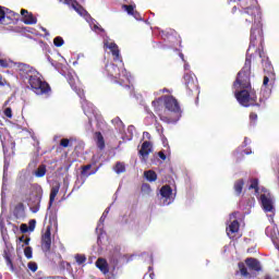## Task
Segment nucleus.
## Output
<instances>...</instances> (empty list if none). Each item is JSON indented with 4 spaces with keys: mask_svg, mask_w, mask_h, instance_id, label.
Returning <instances> with one entry per match:
<instances>
[{
    "mask_svg": "<svg viewBox=\"0 0 279 279\" xmlns=\"http://www.w3.org/2000/svg\"><path fill=\"white\" fill-rule=\"evenodd\" d=\"M106 72L109 75V77H113V80H119L121 70L119 66L114 63H108L106 65Z\"/></svg>",
    "mask_w": 279,
    "mask_h": 279,
    "instance_id": "17",
    "label": "nucleus"
},
{
    "mask_svg": "<svg viewBox=\"0 0 279 279\" xmlns=\"http://www.w3.org/2000/svg\"><path fill=\"white\" fill-rule=\"evenodd\" d=\"M240 228H241V225L239 223V220H233L227 228V232H231V234H236Z\"/></svg>",
    "mask_w": 279,
    "mask_h": 279,
    "instance_id": "28",
    "label": "nucleus"
},
{
    "mask_svg": "<svg viewBox=\"0 0 279 279\" xmlns=\"http://www.w3.org/2000/svg\"><path fill=\"white\" fill-rule=\"evenodd\" d=\"M231 12H232V14H236V12H239V8L233 7V8L231 9Z\"/></svg>",
    "mask_w": 279,
    "mask_h": 279,
    "instance_id": "50",
    "label": "nucleus"
},
{
    "mask_svg": "<svg viewBox=\"0 0 279 279\" xmlns=\"http://www.w3.org/2000/svg\"><path fill=\"white\" fill-rule=\"evenodd\" d=\"M265 51V37L263 36V24L257 22L256 27L251 28L250 46L246 51L244 71H250L253 66H256L257 58H263Z\"/></svg>",
    "mask_w": 279,
    "mask_h": 279,
    "instance_id": "2",
    "label": "nucleus"
},
{
    "mask_svg": "<svg viewBox=\"0 0 279 279\" xmlns=\"http://www.w3.org/2000/svg\"><path fill=\"white\" fill-rule=\"evenodd\" d=\"M4 116H5L8 119H12V108L8 107V108L4 110Z\"/></svg>",
    "mask_w": 279,
    "mask_h": 279,
    "instance_id": "45",
    "label": "nucleus"
},
{
    "mask_svg": "<svg viewBox=\"0 0 279 279\" xmlns=\"http://www.w3.org/2000/svg\"><path fill=\"white\" fill-rule=\"evenodd\" d=\"M105 47L109 49L113 56L114 62H121V50H119V46L116 43H105Z\"/></svg>",
    "mask_w": 279,
    "mask_h": 279,
    "instance_id": "13",
    "label": "nucleus"
},
{
    "mask_svg": "<svg viewBox=\"0 0 279 279\" xmlns=\"http://www.w3.org/2000/svg\"><path fill=\"white\" fill-rule=\"evenodd\" d=\"M35 178H45L47 175V166L39 165L38 168L34 172Z\"/></svg>",
    "mask_w": 279,
    "mask_h": 279,
    "instance_id": "27",
    "label": "nucleus"
},
{
    "mask_svg": "<svg viewBox=\"0 0 279 279\" xmlns=\"http://www.w3.org/2000/svg\"><path fill=\"white\" fill-rule=\"evenodd\" d=\"M116 173H125V165L123 162L118 161L114 167Z\"/></svg>",
    "mask_w": 279,
    "mask_h": 279,
    "instance_id": "33",
    "label": "nucleus"
},
{
    "mask_svg": "<svg viewBox=\"0 0 279 279\" xmlns=\"http://www.w3.org/2000/svg\"><path fill=\"white\" fill-rule=\"evenodd\" d=\"M94 137L98 149H100V151H104V149H106V140H104V135L101 134V132H96L94 134Z\"/></svg>",
    "mask_w": 279,
    "mask_h": 279,
    "instance_id": "20",
    "label": "nucleus"
},
{
    "mask_svg": "<svg viewBox=\"0 0 279 279\" xmlns=\"http://www.w3.org/2000/svg\"><path fill=\"white\" fill-rule=\"evenodd\" d=\"M245 154H246V155H250L251 153H250V151H246Z\"/></svg>",
    "mask_w": 279,
    "mask_h": 279,
    "instance_id": "59",
    "label": "nucleus"
},
{
    "mask_svg": "<svg viewBox=\"0 0 279 279\" xmlns=\"http://www.w3.org/2000/svg\"><path fill=\"white\" fill-rule=\"evenodd\" d=\"M250 119H251V121H257L258 114H256L255 112H251L250 113Z\"/></svg>",
    "mask_w": 279,
    "mask_h": 279,
    "instance_id": "47",
    "label": "nucleus"
},
{
    "mask_svg": "<svg viewBox=\"0 0 279 279\" xmlns=\"http://www.w3.org/2000/svg\"><path fill=\"white\" fill-rule=\"evenodd\" d=\"M269 232H271V228L268 227V228L266 229V234H269Z\"/></svg>",
    "mask_w": 279,
    "mask_h": 279,
    "instance_id": "54",
    "label": "nucleus"
},
{
    "mask_svg": "<svg viewBox=\"0 0 279 279\" xmlns=\"http://www.w3.org/2000/svg\"><path fill=\"white\" fill-rule=\"evenodd\" d=\"M148 269L151 270V267H149Z\"/></svg>",
    "mask_w": 279,
    "mask_h": 279,
    "instance_id": "60",
    "label": "nucleus"
},
{
    "mask_svg": "<svg viewBox=\"0 0 279 279\" xmlns=\"http://www.w3.org/2000/svg\"><path fill=\"white\" fill-rule=\"evenodd\" d=\"M3 258L7 266L10 267L11 271H14V263L12 262V254L10 253V250L3 251Z\"/></svg>",
    "mask_w": 279,
    "mask_h": 279,
    "instance_id": "24",
    "label": "nucleus"
},
{
    "mask_svg": "<svg viewBox=\"0 0 279 279\" xmlns=\"http://www.w3.org/2000/svg\"><path fill=\"white\" fill-rule=\"evenodd\" d=\"M184 82L190 95L191 93L199 95V83L197 82V78L193 77L191 74H185Z\"/></svg>",
    "mask_w": 279,
    "mask_h": 279,
    "instance_id": "8",
    "label": "nucleus"
},
{
    "mask_svg": "<svg viewBox=\"0 0 279 279\" xmlns=\"http://www.w3.org/2000/svg\"><path fill=\"white\" fill-rule=\"evenodd\" d=\"M27 267H28V269H29L31 271H33V272L38 271V264H36V263H34V262L28 263Z\"/></svg>",
    "mask_w": 279,
    "mask_h": 279,
    "instance_id": "40",
    "label": "nucleus"
},
{
    "mask_svg": "<svg viewBox=\"0 0 279 279\" xmlns=\"http://www.w3.org/2000/svg\"><path fill=\"white\" fill-rule=\"evenodd\" d=\"M21 75L27 80L33 93L35 95H50L51 85L40 78V73L32 65L22 63L20 64Z\"/></svg>",
    "mask_w": 279,
    "mask_h": 279,
    "instance_id": "3",
    "label": "nucleus"
},
{
    "mask_svg": "<svg viewBox=\"0 0 279 279\" xmlns=\"http://www.w3.org/2000/svg\"><path fill=\"white\" fill-rule=\"evenodd\" d=\"M142 191L143 193H146L147 195H149V193H151V185L147 183L142 184Z\"/></svg>",
    "mask_w": 279,
    "mask_h": 279,
    "instance_id": "39",
    "label": "nucleus"
},
{
    "mask_svg": "<svg viewBox=\"0 0 279 279\" xmlns=\"http://www.w3.org/2000/svg\"><path fill=\"white\" fill-rule=\"evenodd\" d=\"M70 143H71V141L69 138H62L60 141L61 147H69Z\"/></svg>",
    "mask_w": 279,
    "mask_h": 279,
    "instance_id": "44",
    "label": "nucleus"
},
{
    "mask_svg": "<svg viewBox=\"0 0 279 279\" xmlns=\"http://www.w3.org/2000/svg\"><path fill=\"white\" fill-rule=\"evenodd\" d=\"M58 193H60V183H57L54 186L51 187L50 199H49L50 206L53 204V202H56V197H58Z\"/></svg>",
    "mask_w": 279,
    "mask_h": 279,
    "instance_id": "25",
    "label": "nucleus"
},
{
    "mask_svg": "<svg viewBox=\"0 0 279 279\" xmlns=\"http://www.w3.org/2000/svg\"><path fill=\"white\" fill-rule=\"evenodd\" d=\"M259 202L264 213H274L276 208L274 207V197L270 193L260 194Z\"/></svg>",
    "mask_w": 279,
    "mask_h": 279,
    "instance_id": "7",
    "label": "nucleus"
},
{
    "mask_svg": "<svg viewBox=\"0 0 279 279\" xmlns=\"http://www.w3.org/2000/svg\"><path fill=\"white\" fill-rule=\"evenodd\" d=\"M245 265L250 269V271H262L263 266H260V262L254 257H247L245 259Z\"/></svg>",
    "mask_w": 279,
    "mask_h": 279,
    "instance_id": "14",
    "label": "nucleus"
},
{
    "mask_svg": "<svg viewBox=\"0 0 279 279\" xmlns=\"http://www.w3.org/2000/svg\"><path fill=\"white\" fill-rule=\"evenodd\" d=\"M269 84V76L265 75L263 81V86H267Z\"/></svg>",
    "mask_w": 279,
    "mask_h": 279,
    "instance_id": "48",
    "label": "nucleus"
},
{
    "mask_svg": "<svg viewBox=\"0 0 279 279\" xmlns=\"http://www.w3.org/2000/svg\"><path fill=\"white\" fill-rule=\"evenodd\" d=\"M41 250L45 254L51 252V227H47L45 233L41 235Z\"/></svg>",
    "mask_w": 279,
    "mask_h": 279,
    "instance_id": "10",
    "label": "nucleus"
},
{
    "mask_svg": "<svg viewBox=\"0 0 279 279\" xmlns=\"http://www.w3.org/2000/svg\"><path fill=\"white\" fill-rule=\"evenodd\" d=\"M162 104H165V96H161V97L153 100L151 106H153L155 112H157L160 121H162L163 123H171L173 121V120H171V118L160 113V110H162Z\"/></svg>",
    "mask_w": 279,
    "mask_h": 279,
    "instance_id": "5",
    "label": "nucleus"
},
{
    "mask_svg": "<svg viewBox=\"0 0 279 279\" xmlns=\"http://www.w3.org/2000/svg\"><path fill=\"white\" fill-rule=\"evenodd\" d=\"M248 190H255V195H258L260 189L258 187V179H251V185L248 186Z\"/></svg>",
    "mask_w": 279,
    "mask_h": 279,
    "instance_id": "32",
    "label": "nucleus"
},
{
    "mask_svg": "<svg viewBox=\"0 0 279 279\" xmlns=\"http://www.w3.org/2000/svg\"><path fill=\"white\" fill-rule=\"evenodd\" d=\"M33 254H34V252H33V250H32V246H26V247L24 248V255H25V257H26L28 260L33 257Z\"/></svg>",
    "mask_w": 279,
    "mask_h": 279,
    "instance_id": "37",
    "label": "nucleus"
},
{
    "mask_svg": "<svg viewBox=\"0 0 279 279\" xmlns=\"http://www.w3.org/2000/svg\"><path fill=\"white\" fill-rule=\"evenodd\" d=\"M29 241H32V239L29 238L24 239V245H29Z\"/></svg>",
    "mask_w": 279,
    "mask_h": 279,
    "instance_id": "51",
    "label": "nucleus"
},
{
    "mask_svg": "<svg viewBox=\"0 0 279 279\" xmlns=\"http://www.w3.org/2000/svg\"><path fill=\"white\" fill-rule=\"evenodd\" d=\"M240 19L245 21L247 25L253 24L252 27H256L260 23V8L258 7H247L240 11Z\"/></svg>",
    "mask_w": 279,
    "mask_h": 279,
    "instance_id": "4",
    "label": "nucleus"
},
{
    "mask_svg": "<svg viewBox=\"0 0 279 279\" xmlns=\"http://www.w3.org/2000/svg\"><path fill=\"white\" fill-rule=\"evenodd\" d=\"M238 267H239V269H240L241 276H243L244 278L250 277V271H247V267L245 266V263L240 262V263L238 264Z\"/></svg>",
    "mask_w": 279,
    "mask_h": 279,
    "instance_id": "31",
    "label": "nucleus"
},
{
    "mask_svg": "<svg viewBox=\"0 0 279 279\" xmlns=\"http://www.w3.org/2000/svg\"><path fill=\"white\" fill-rule=\"evenodd\" d=\"M3 258L7 266L10 267L11 271H14V263L12 262V254L10 253V250L3 251Z\"/></svg>",
    "mask_w": 279,
    "mask_h": 279,
    "instance_id": "23",
    "label": "nucleus"
},
{
    "mask_svg": "<svg viewBox=\"0 0 279 279\" xmlns=\"http://www.w3.org/2000/svg\"><path fill=\"white\" fill-rule=\"evenodd\" d=\"M151 114H153L154 119H155L156 121H158V118H156V114H154V113H151Z\"/></svg>",
    "mask_w": 279,
    "mask_h": 279,
    "instance_id": "56",
    "label": "nucleus"
},
{
    "mask_svg": "<svg viewBox=\"0 0 279 279\" xmlns=\"http://www.w3.org/2000/svg\"><path fill=\"white\" fill-rule=\"evenodd\" d=\"M243 186H245V180L239 179L234 182L233 190L238 197L241 196V193H243Z\"/></svg>",
    "mask_w": 279,
    "mask_h": 279,
    "instance_id": "22",
    "label": "nucleus"
},
{
    "mask_svg": "<svg viewBox=\"0 0 279 279\" xmlns=\"http://www.w3.org/2000/svg\"><path fill=\"white\" fill-rule=\"evenodd\" d=\"M173 193V190L171 189V185H163L160 189V195L161 197H165L166 199H169Z\"/></svg>",
    "mask_w": 279,
    "mask_h": 279,
    "instance_id": "26",
    "label": "nucleus"
},
{
    "mask_svg": "<svg viewBox=\"0 0 279 279\" xmlns=\"http://www.w3.org/2000/svg\"><path fill=\"white\" fill-rule=\"evenodd\" d=\"M0 25H5V8L0 7Z\"/></svg>",
    "mask_w": 279,
    "mask_h": 279,
    "instance_id": "36",
    "label": "nucleus"
},
{
    "mask_svg": "<svg viewBox=\"0 0 279 279\" xmlns=\"http://www.w3.org/2000/svg\"><path fill=\"white\" fill-rule=\"evenodd\" d=\"M25 213V205L23 203H19L14 208V216L15 217H23V214Z\"/></svg>",
    "mask_w": 279,
    "mask_h": 279,
    "instance_id": "30",
    "label": "nucleus"
},
{
    "mask_svg": "<svg viewBox=\"0 0 279 279\" xmlns=\"http://www.w3.org/2000/svg\"><path fill=\"white\" fill-rule=\"evenodd\" d=\"M163 106L166 110H169L170 112H182V109H180V102H178V99L173 96H163Z\"/></svg>",
    "mask_w": 279,
    "mask_h": 279,
    "instance_id": "6",
    "label": "nucleus"
},
{
    "mask_svg": "<svg viewBox=\"0 0 279 279\" xmlns=\"http://www.w3.org/2000/svg\"><path fill=\"white\" fill-rule=\"evenodd\" d=\"M0 66H2V69H8V66H9L8 60L0 59Z\"/></svg>",
    "mask_w": 279,
    "mask_h": 279,
    "instance_id": "46",
    "label": "nucleus"
},
{
    "mask_svg": "<svg viewBox=\"0 0 279 279\" xmlns=\"http://www.w3.org/2000/svg\"><path fill=\"white\" fill-rule=\"evenodd\" d=\"M19 241H20V243H24V241H25V235L20 236V238H19Z\"/></svg>",
    "mask_w": 279,
    "mask_h": 279,
    "instance_id": "52",
    "label": "nucleus"
},
{
    "mask_svg": "<svg viewBox=\"0 0 279 279\" xmlns=\"http://www.w3.org/2000/svg\"><path fill=\"white\" fill-rule=\"evenodd\" d=\"M275 236H276V234H275V235H274V234H270V238H271V239H274Z\"/></svg>",
    "mask_w": 279,
    "mask_h": 279,
    "instance_id": "57",
    "label": "nucleus"
},
{
    "mask_svg": "<svg viewBox=\"0 0 279 279\" xmlns=\"http://www.w3.org/2000/svg\"><path fill=\"white\" fill-rule=\"evenodd\" d=\"M144 175L148 182H156V180H158V174L154 170L145 171Z\"/></svg>",
    "mask_w": 279,
    "mask_h": 279,
    "instance_id": "29",
    "label": "nucleus"
},
{
    "mask_svg": "<svg viewBox=\"0 0 279 279\" xmlns=\"http://www.w3.org/2000/svg\"><path fill=\"white\" fill-rule=\"evenodd\" d=\"M161 36H162V38H163L165 40H167V38H169V36H173V31H170V32H168V31H162V32H161Z\"/></svg>",
    "mask_w": 279,
    "mask_h": 279,
    "instance_id": "42",
    "label": "nucleus"
},
{
    "mask_svg": "<svg viewBox=\"0 0 279 279\" xmlns=\"http://www.w3.org/2000/svg\"><path fill=\"white\" fill-rule=\"evenodd\" d=\"M258 58L262 59L264 71H268V73H271L274 68L271 66V61H269V57L265 56V50L263 51V57H258Z\"/></svg>",
    "mask_w": 279,
    "mask_h": 279,
    "instance_id": "21",
    "label": "nucleus"
},
{
    "mask_svg": "<svg viewBox=\"0 0 279 279\" xmlns=\"http://www.w3.org/2000/svg\"><path fill=\"white\" fill-rule=\"evenodd\" d=\"M28 230H29V232H34V230H36V219L29 220Z\"/></svg>",
    "mask_w": 279,
    "mask_h": 279,
    "instance_id": "41",
    "label": "nucleus"
},
{
    "mask_svg": "<svg viewBox=\"0 0 279 279\" xmlns=\"http://www.w3.org/2000/svg\"><path fill=\"white\" fill-rule=\"evenodd\" d=\"M144 135H146L147 138H151V134H149V132H144Z\"/></svg>",
    "mask_w": 279,
    "mask_h": 279,
    "instance_id": "53",
    "label": "nucleus"
},
{
    "mask_svg": "<svg viewBox=\"0 0 279 279\" xmlns=\"http://www.w3.org/2000/svg\"><path fill=\"white\" fill-rule=\"evenodd\" d=\"M264 279H271V276L266 275V276L264 277Z\"/></svg>",
    "mask_w": 279,
    "mask_h": 279,
    "instance_id": "55",
    "label": "nucleus"
},
{
    "mask_svg": "<svg viewBox=\"0 0 279 279\" xmlns=\"http://www.w3.org/2000/svg\"><path fill=\"white\" fill-rule=\"evenodd\" d=\"M20 230H21L22 234H25V233L29 232V227L25 223H22L20 226Z\"/></svg>",
    "mask_w": 279,
    "mask_h": 279,
    "instance_id": "43",
    "label": "nucleus"
},
{
    "mask_svg": "<svg viewBox=\"0 0 279 279\" xmlns=\"http://www.w3.org/2000/svg\"><path fill=\"white\" fill-rule=\"evenodd\" d=\"M96 267L99 269V271H101V274L106 275L110 272V266L108 265V260H106V258L99 257L96 260Z\"/></svg>",
    "mask_w": 279,
    "mask_h": 279,
    "instance_id": "18",
    "label": "nucleus"
},
{
    "mask_svg": "<svg viewBox=\"0 0 279 279\" xmlns=\"http://www.w3.org/2000/svg\"><path fill=\"white\" fill-rule=\"evenodd\" d=\"M126 88H132V86L128 85Z\"/></svg>",
    "mask_w": 279,
    "mask_h": 279,
    "instance_id": "58",
    "label": "nucleus"
},
{
    "mask_svg": "<svg viewBox=\"0 0 279 279\" xmlns=\"http://www.w3.org/2000/svg\"><path fill=\"white\" fill-rule=\"evenodd\" d=\"M74 258L77 265H84V263H86V255L76 254Z\"/></svg>",
    "mask_w": 279,
    "mask_h": 279,
    "instance_id": "34",
    "label": "nucleus"
},
{
    "mask_svg": "<svg viewBox=\"0 0 279 279\" xmlns=\"http://www.w3.org/2000/svg\"><path fill=\"white\" fill-rule=\"evenodd\" d=\"M21 19V14L14 12V11H9L8 14H5V25H10V24H14V23H19Z\"/></svg>",
    "mask_w": 279,
    "mask_h": 279,
    "instance_id": "19",
    "label": "nucleus"
},
{
    "mask_svg": "<svg viewBox=\"0 0 279 279\" xmlns=\"http://www.w3.org/2000/svg\"><path fill=\"white\" fill-rule=\"evenodd\" d=\"M21 14L23 16V23L25 25H36L38 23V20L34 16L33 13H29V11L22 9Z\"/></svg>",
    "mask_w": 279,
    "mask_h": 279,
    "instance_id": "15",
    "label": "nucleus"
},
{
    "mask_svg": "<svg viewBox=\"0 0 279 279\" xmlns=\"http://www.w3.org/2000/svg\"><path fill=\"white\" fill-rule=\"evenodd\" d=\"M122 10H124L130 16L135 17L136 21H143V16H141V13L136 11V4H122Z\"/></svg>",
    "mask_w": 279,
    "mask_h": 279,
    "instance_id": "12",
    "label": "nucleus"
},
{
    "mask_svg": "<svg viewBox=\"0 0 279 279\" xmlns=\"http://www.w3.org/2000/svg\"><path fill=\"white\" fill-rule=\"evenodd\" d=\"M64 3L65 5H71V8H73V10H75V12L81 16H86V14H88V11H86L77 0H64Z\"/></svg>",
    "mask_w": 279,
    "mask_h": 279,
    "instance_id": "11",
    "label": "nucleus"
},
{
    "mask_svg": "<svg viewBox=\"0 0 279 279\" xmlns=\"http://www.w3.org/2000/svg\"><path fill=\"white\" fill-rule=\"evenodd\" d=\"M90 169H93V165L88 163L86 166H82V171L81 173L83 175H93V173H87V171H90Z\"/></svg>",
    "mask_w": 279,
    "mask_h": 279,
    "instance_id": "35",
    "label": "nucleus"
},
{
    "mask_svg": "<svg viewBox=\"0 0 279 279\" xmlns=\"http://www.w3.org/2000/svg\"><path fill=\"white\" fill-rule=\"evenodd\" d=\"M252 68L248 71H244V68L238 73L235 81L233 82V88L235 89V99L240 106L250 108V106H258L256 104V90L252 88L251 82Z\"/></svg>",
    "mask_w": 279,
    "mask_h": 279,
    "instance_id": "1",
    "label": "nucleus"
},
{
    "mask_svg": "<svg viewBox=\"0 0 279 279\" xmlns=\"http://www.w3.org/2000/svg\"><path fill=\"white\" fill-rule=\"evenodd\" d=\"M158 156L161 160H167V155H165L162 151H159Z\"/></svg>",
    "mask_w": 279,
    "mask_h": 279,
    "instance_id": "49",
    "label": "nucleus"
},
{
    "mask_svg": "<svg viewBox=\"0 0 279 279\" xmlns=\"http://www.w3.org/2000/svg\"><path fill=\"white\" fill-rule=\"evenodd\" d=\"M68 83L70 84L71 88L76 92V95L84 99V89L80 88V83L73 77V75H68Z\"/></svg>",
    "mask_w": 279,
    "mask_h": 279,
    "instance_id": "16",
    "label": "nucleus"
},
{
    "mask_svg": "<svg viewBox=\"0 0 279 279\" xmlns=\"http://www.w3.org/2000/svg\"><path fill=\"white\" fill-rule=\"evenodd\" d=\"M154 151V145L149 141H145L141 149L138 150V156L141 157V160L143 162H147V159L149 158V155Z\"/></svg>",
    "mask_w": 279,
    "mask_h": 279,
    "instance_id": "9",
    "label": "nucleus"
},
{
    "mask_svg": "<svg viewBox=\"0 0 279 279\" xmlns=\"http://www.w3.org/2000/svg\"><path fill=\"white\" fill-rule=\"evenodd\" d=\"M54 47H62L64 45V39L62 37H56L53 39Z\"/></svg>",
    "mask_w": 279,
    "mask_h": 279,
    "instance_id": "38",
    "label": "nucleus"
}]
</instances>
